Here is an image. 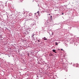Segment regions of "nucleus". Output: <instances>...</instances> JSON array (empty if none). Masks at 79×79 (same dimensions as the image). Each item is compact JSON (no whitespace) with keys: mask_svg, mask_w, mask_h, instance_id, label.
Returning a JSON list of instances; mask_svg holds the SVG:
<instances>
[{"mask_svg":"<svg viewBox=\"0 0 79 79\" xmlns=\"http://www.w3.org/2000/svg\"><path fill=\"white\" fill-rule=\"evenodd\" d=\"M43 40H47V38H45V37H44L43 38Z\"/></svg>","mask_w":79,"mask_h":79,"instance_id":"1","label":"nucleus"},{"mask_svg":"<svg viewBox=\"0 0 79 79\" xmlns=\"http://www.w3.org/2000/svg\"><path fill=\"white\" fill-rule=\"evenodd\" d=\"M56 50L55 49H53L52 50V51L53 52H54V53H56Z\"/></svg>","mask_w":79,"mask_h":79,"instance_id":"2","label":"nucleus"},{"mask_svg":"<svg viewBox=\"0 0 79 79\" xmlns=\"http://www.w3.org/2000/svg\"><path fill=\"white\" fill-rule=\"evenodd\" d=\"M49 56H53V54H52V53H50L49 54Z\"/></svg>","mask_w":79,"mask_h":79,"instance_id":"3","label":"nucleus"},{"mask_svg":"<svg viewBox=\"0 0 79 79\" xmlns=\"http://www.w3.org/2000/svg\"><path fill=\"white\" fill-rule=\"evenodd\" d=\"M58 43H57L56 42L55 43V45H58Z\"/></svg>","mask_w":79,"mask_h":79,"instance_id":"4","label":"nucleus"},{"mask_svg":"<svg viewBox=\"0 0 79 79\" xmlns=\"http://www.w3.org/2000/svg\"><path fill=\"white\" fill-rule=\"evenodd\" d=\"M37 13H38L39 14V11H38L37 12Z\"/></svg>","mask_w":79,"mask_h":79,"instance_id":"5","label":"nucleus"},{"mask_svg":"<svg viewBox=\"0 0 79 79\" xmlns=\"http://www.w3.org/2000/svg\"><path fill=\"white\" fill-rule=\"evenodd\" d=\"M38 42H40V40H38Z\"/></svg>","mask_w":79,"mask_h":79,"instance_id":"6","label":"nucleus"},{"mask_svg":"<svg viewBox=\"0 0 79 79\" xmlns=\"http://www.w3.org/2000/svg\"><path fill=\"white\" fill-rule=\"evenodd\" d=\"M33 35V36H32V37H34V35Z\"/></svg>","mask_w":79,"mask_h":79,"instance_id":"7","label":"nucleus"},{"mask_svg":"<svg viewBox=\"0 0 79 79\" xmlns=\"http://www.w3.org/2000/svg\"><path fill=\"white\" fill-rule=\"evenodd\" d=\"M61 50H63V49H61Z\"/></svg>","mask_w":79,"mask_h":79,"instance_id":"8","label":"nucleus"},{"mask_svg":"<svg viewBox=\"0 0 79 79\" xmlns=\"http://www.w3.org/2000/svg\"><path fill=\"white\" fill-rule=\"evenodd\" d=\"M51 18H52V16H51Z\"/></svg>","mask_w":79,"mask_h":79,"instance_id":"9","label":"nucleus"},{"mask_svg":"<svg viewBox=\"0 0 79 79\" xmlns=\"http://www.w3.org/2000/svg\"><path fill=\"white\" fill-rule=\"evenodd\" d=\"M62 15H63V13H62Z\"/></svg>","mask_w":79,"mask_h":79,"instance_id":"10","label":"nucleus"},{"mask_svg":"<svg viewBox=\"0 0 79 79\" xmlns=\"http://www.w3.org/2000/svg\"><path fill=\"white\" fill-rule=\"evenodd\" d=\"M58 50H60V49H58Z\"/></svg>","mask_w":79,"mask_h":79,"instance_id":"11","label":"nucleus"}]
</instances>
